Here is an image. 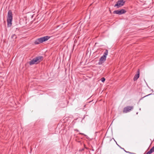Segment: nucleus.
Listing matches in <instances>:
<instances>
[{"mask_svg":"<svg viewBox=\"0 0 154 154\" xmlns=\"http://www.w3.org/2000/svg\"><path fill=\"white\" fill-rule=\"evenodd\" d=\"M50 38V37L48 36H44L38 38L35 41V43L37 44L40 43H42L44 42L45 41L48 40Z\"/></svg>","mask_w":154,"mask_h":154,"instance_id":"4","label":"nucleus"},{"mask_svg":"<svg viewBox=\"0 0 154 154\" xmlns=\"http://www.w3.org/2000/svg\"><path fill=\"white\" fill-rule=\"evenodd\" d=\"M152 153L154 152V146L150 150Z\"/></svg>","mask_w":154,"mask_h":154,"instance_id":"9","label":"nucleus"},{"mask_svg":"<svg viewBox=\"0 0 154 154\" xmlns=\"http://www.w3.org/2000/svg\"><path fill=\"white\" fill-rule=\"evenodd\" d=\"M42 60V57L41 56L37 57L29 62V63L31 65L34 64H36L40 62Z\"/></svg>","mask_w":154,"mask_h":154,"instance_id":"2","label":"nucleus"},{"mask_svg":"<svg viewBox=\"0 0 154 154\" xmlns=\"http://www.w3.org/2000/svg\"><path fill=\"white\" fill-rule=\"evenodd\" d=\"M108 51L107 50H106L104 53L103 55L100 57L99 60L98 62L99 65L102 64L106 60V56L108 55Z\"/></svg>","mask_w":154,"mask_h":154,"instance_id":"3","label":"nucleus"},{"mask_svg":"<svg viewBox=\"0 0 154 154\" xmlns=\"http://www.w3.org/2000/svg\"><path fill=\"white\" fill-rule=\"evenodd\" d=\"M138 73L137 74H136L135 75L134 78V80L135 81L137 80V79L139 78V70H138L137 72Z\"/></svg>","mask_w":154,"mask_h":154,"instance_id":"8","label":"nucleus"},{"mask_svg":"<svg viewBox=\"0 0 154 154\" xmlns=\"http://www.w3.org/2000/svg\"><path fill=\"white\" fill-rule=\"evenodd\" d=\"M14 36H15V35H13L12 36V37L13 38V37H14Z\"/></svg>","mask_w":154,"mask_h":154,"instance_id":"12","label":"nucleus"},{"mask_svg":"<svg viewBox=\"0 0 154 154\" xmlns=\"http://www.w3.org/2000/svg\"><path fill=\"white\" fill-rule=\"evenodd\" d=\"M133 109V106H128L125 107L123 110V112L125 113L129 112Z\"/></svg>","mask_w":154,"mask_h":154,"instance_id":"6","label":"nucleus"},{"mask_svg":"<svg viewBox=\"0 0 154 154\" xmlns=\"http://www.w3.org/2000/svg\"><path fill=\"white\" fill-rule=\"evenodd\" d=\"M126 12V11L125 10L122 9L120 10L115 11H113V13L114 14L120 15L123 14H124Z\"/></svg>","mask_w":154,"mask_h":154,"instance_id":"7","label":"nucleus"},{"mask_svg":"<svg viewBox=\"0 0 154 154\" xmlns=\"http://www.w3.org/2000/svg\"><path fill=\"white\" fill-rule=\"evenodd\" d=\"M105 79L103 77L101 78V81L103 82L105 81Z\"/></svg>","mask_w":154,"mask_h":154,"instance_id":"10","label":"nucleus"},{"mask_svg":"<svg viewBox=\"0 0 154 154\" xmlns=\"http://www.w3.org/2000/svg\"><path fill=\"white\" fill-rule=\"evenodd\" d=\"M125 1L124 0H119L117 3L115 5L114 7H117L118 8L124 5Z\"/></svg>","mask_w":154,"mask_h":154,"instance_id":"5","label":"nucleus"},{"mask_svg":"<svg viewBox=\"0 0 154 154\" xmlns=\"http://www.w3.org/2000/svg\"><path fill=\"white\" fill-rule=\"evenodd\" d=\"M151 152L150 151V150L147 152L146 154H151Z\"/></svg>","mask_w":154,"mask_h":154,"instance_id":"11","label":"nucleus"},{"mask_svg":"<svg viewBox=\"0 0 154 154\" xmlns=\"http://www.w3.org/2000/svg\"><path fill=\"white\" fill-rule=\"evenodd\" d=\"M12 14L11 11L9 10L7 18V25L8 27H10L12 25Z\"/></svg>","mask_w":154,"mask_h":154,"instance_id":"1","label":"nucleus"},{"mask_svg":"<svg viewBox=\"0 0 154 154\" xmlns=\"http://www.w3.org/2000/svg\"><path fill=\"white\" fill-rule=\"evenodd\" d=\"M79 134H83V133H79Z\"/></svg>","mask_w":154,"mask_h":154,"instance_id":"13","label":"nucleus"}]
</instances>
